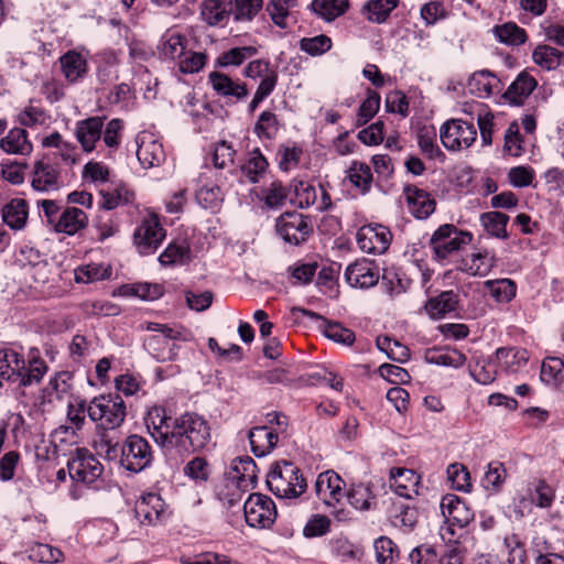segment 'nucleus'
<instances>
[{
	"mask_svg": "<svg viewBox=\"0 0 564 564\" xmlns=\"http://www.w3.org/2000/svg\"><path fill=\"white\" fill-rule=\"evenodd\" d=\"M145 425L164 454L176 460L204 449L212 440L209 423L195 412L171 417L164 408L153 406L148 411Z\"/></svg>",
	"mask_w": 564,
	"mask_h": 564,
	"instance_id": "obj_1",
	"label": "nucleus"
},
{
	"mask_svg": "<svg viewBox=\"0 0 564 564\" xmlns=\"http://www.w3.org/2000/svg\"><path fill=\"white\" fill-rule=\"evenodd\" d=\"M147 329L153 332L145 340L149 352L160 362L174 360L180 345L189 340V333L182 327H170L160 323H148Z\"/></svg>",
	"mask_w": 564,
	"mask_h": 564,
	"instance_id": "obj_2",
	"label": "nucleus"
},
{
	"mask_svg": "<svg viewBox=\"0 0 564 564\" xmlns=\"http://www.w3.org/2000/svg\"><path fill=\"white\" fill-rule=\"evenodd\" d=\"M267 485L276 497L286 499L297 498L307 487L300 469L286 460L274 464L267 476Z\"/></svg>",
	"mask_w": 564,
	"mask_h": 564,
	"instance_id": "obj_3",
	"label": "nucleus"
},
{
	"mask_svg": "<svg viewBox=\"0 0 564 564\" xmlns=\"http://www.w3.org/2000/svg\"><path fill=\"white\" fill-rule=\"evenodd\" d=\"M87 413L105 430L119 427L126 417V404L119 394L99 395L91 400Z\"/></svg>",
	"mask_w": 564,
	"mask_h": 564,
	"instance_id": "obj_4",
	"label": "nucleus"
},
{
	"mask_svg": "<svg viewBox=\"0 0 564 564\" xmlns=\"http://www.w3.org/2000/svg\"><path fill=\"white\" fill-rule=\"evenodd\" d=\"M153 460V452L149 442L139 435H130L120 447V465L132 473L148 468Z\"/></svg>",
	"mask_w": 564,
	"mask_h": 564,
	"instance_id": "obj_5",
	"label": "nucleus"
},
{
	"mask_svg": "<svg viewBox=\"0 0 564 564\" xmlns=\"http://www.w3.org/2000/svg\"><path fill=\"white\" fill-rule=\"evenodd\" d=\"M471 241V235L458 230L454 225L445 224L438 227L430 239L434 258L444 260Z\"/></svg>",
	"mask_w": 564,
	"mask_h": 564,
	"instance_id": "obj_6",
	"label": "nucleus"
},
{
	"mask_svg": "<svg viewBox=\"0 0 564 564\" xmlns=\"http://www.w3.org/2000/svg\"><path fill=\"white\" fill-rule=\"evenodd\" d=\"M67 470L73 481L90 485L102 474L101 463L86 448H76L67 462Z\"/></svg>",
	"mask_w": 564,
	"mask_h": 564,
	"instance_id": "obj_7",
	"label": "nucleus"
},
{
	"mask_svg": "<svg viewBox=\"0 0 564 564\" xmlns=\"http://www.w3.org/2000/svg\"><path fill=\"white\" fill-rule=\"evenodd\" d=\"M477 131L473 123L462 119H451L440 129L442 144L449 151L469 148L476 140Z\"/></svg>",
	"mask_w": 564,
	"mask_h": 564,
	"instance_id": "obj_8",
	"label": "nucleus"
},
{
	"mask_svg": "<svg viewBox=\"0 0 564 564\" xmlns=\"http://www.w3.org/2000/svg\"><path fill=\"white\" fill-rule=\"evenodd\" d=\"M245 519L252 528H270L276 518L272 499L262 494H251L243 505Z\"/></svg>",
	"mask_w": 564,
	"mask_h": 564,
	"instance_id": "obj_9",
	"label": "nucleus"
},
{
	"mask_svg": "<svg viewBox=\"0 0 564 564\" xmlns=\"http://www.w3.org/2000/svg\"><path fill=\"white\" fill-rule=\"evenodd\" d=\"M276 232L289 243L300 245L312 234L308 218L299 213H284L276 219Z\"/></svg>",
	"mask_w": 564,
	"mask_h": 564,
	"instance_id": "obj_10",
	"label": "nucleus"
},
{
	"mask_svg": "<svg viewBox=\"0 0 564 564\" xmlns=\"http://www.w3.org/2000/svg\"><path fill=\"white\" fill-rule=\"evenodd\" d=\"M134 243L141 254L154 252L165 237L156 215L151 214L143 219L134 232Z\"/></svg>",
	"mask_w": 564,
	"mask_h": 564,
	"instance_id": "obj_11",
	"label": "nucleus"
},
{
	"mask_svg": "<svg viewBox=\"0 0 564 564\" xmlns=\"http://www.w3.org/2000/svg\"><path fill=\"white\" fill-rule=\"evenodd\" d=\"M345 481L334 470H326L317 476L315 492L318 499L328 508L336 506L345 497Z\"/></svg>",
	"mask_w": 564,
	"mask_h": 564,
	"instance_id": "obj_12",
	"label": "nucleus"
},
{
	"mask_svg": "<svg viewBox=\"0 0 564 564\" xmlns=\"http://www.w3.org/2000/svg\"><path fill=\"white\" fill-rule=\"evenodd\" d=\"M31 186L41 193L59 189L63 186L59 170L48 159L35 161L31 173Z\"/></svg>",
	"mask_w": 564,
	"mask_h": 564,
	"instance_id": "obj_13",
	"label": "nucleus"
},
{
	"mask_svg": "<svg viewBox=\"0 0 564 564\" xmlns=\"http://www.w3.org/2000/svg\"><path fill=\"white\" fill-rule=\"evenodd\" d=\"M391 242V232L382 225L362 226L357 231V245L367 253L381 254L387 251Z\"/></svg>",
	"mask_w": 564,
	"mask_h": 564,
	"instance_id": "obj_14",
	"label": "nucleus"
},
{
	"mask_svg": "<svg viewBox=\"0 0 564 564\" xmlns=\"http://www.w3.org/2000/svg\"><path fill=\"white\" fill-rule=\"evenodd\" d=\"M104 119L94 116L75 123L74 134L84 152L90 153L96 150L97 143L101 140Z\"/></svg>",
	"mask_w": 564,
	"mask_h": 564,
	"instance_id": "obj_15",
	"label": "nucleus"
},
{
	"mask_svg": "<svg viewBox=\"0 0 564 564\" xmlns=\"http://www.w3.org/2000/svg\"><path fill=\"white\" fill-rule=\"evenodd\" d=\"M208 80L217 95L228 98L234 102L242 101L249 95V90L245 83L234 80L224 73L212 72L208 76Z\"/></svg>",
	"mask_w": 564,
	"mask_h": 564,
	"instance_id": "obj_16",
	"label": "nucleus"
},
{
	"mask_svg": "<svg viewBox=\"0 0 564 564\" xmlns=\"http://www.w3.org/2000/svg\"><path fill=\"white\" fill-rule=\"evenodd\" d=\"M379 269L368 260H360L349 264L345 271V278L354 288H370L379 281Z\"/></svg>",
	"mask_w": 564,
	"mask_h": 564,
	"instance_id": "obj_17",
	"label": "nucleus"
},
{
	"mask_svg": "<svg viewBox=\"0 0 564 564\" xmlns=\"http://www.w3.org/2000/svg\"><path fill=\"white\" fill-rule=\"evenodd\" d=\"M441 511L447 522L466 527L474 518L473 510L456 495H445L441 501Z\"/></svg>",
	"mask_w": 564,
	"mask_h": 564,
	"instance_id": "obj_18",
	"label": "nucleus"
},
{
	"mask_svg": "<svg viewBox=\"0 0 564 564\" xmlns=\"http://www.w3.org/2000/svg\"><path fill=\"white\" fill-rule=\"evenodd\" d=\"M292 312L301 313L303 316H306L313 321L321 319L323 322L322 327L324 335L336 343L350 346L356 339L355 333L351 329L344 327L339 323L329 322L318 313L302 307H294L292 308Z\"/></svg>",
	"mask_w": 564,
	"mask_h": 564,
	"instance_id": "obj_19",
	"label": "nucleus"
},
{
	"mask_svg": "<svg viewBox=\"0 0 564 564\" xmlns=\"http://www.w3.org/2000/svg\"><path fill=\"white\" fill-rule=\"evenodd\" d=\"M404 196L410 213L419 218L425 219L435 210V200L426 191L415 185L404 187Z\"/></svg>",
	"mask_w": 564,
	"mask_h": 564,
	"instance_id": "obj_20",
	"label": "nucleus"
},
{
	"mask_svg": "<svg viewBox=\"0 0 564 564\" xmlns=\"http://www.w3.org/2000/svg\"><path fill=\"white\" fill-rule=\"evenodd\" d=\"M137 156L143 167L150 169L164 162L165 152L161 142L144 133L138 138Z\"/></svg>",
	"mask_w": 564,
	"mask_h": 564,
	"instance_id": "obj_21",
	"label": "nucleus"
},
{
	"mask_svg": "<svg viewBox=\"0 0 564 564\" xmlns=\"http://www.w3.org/2000/svg\"><path fill=\"white\" fill-rule=\"evenodd\" d=\"M280 433L273 426H256L248 433L251 451L257 457L270 454L276 446Z\"/></svg>",
	"mask_w": 564,
	"mask_h": 564,
	"instance_id": "obj_22",
	"label": "nucleus"
},
{
	"mask_svg": "<svg viewBox=\"0 0 564 564\" xmlns=\"http://www.w3.org/2000/svg\"><path fill=\"white\" fill-rule=\"evenodd\" d=\"M165 503L156 494H148L137 501L134 513L142 524H155L164 512Z\"/></svg>",
	"mask_w": 564,
	"mask_h": 564,
	"instance_id": "obj_23",
	"label": "nucleus"
},
{
	"mask_svg": "<svg viewBox=\"0 0 564 564\" xmlns=\"http://www.w3.org/2000/svg\"><path fill=\"white\" fill-rule=\"evenodd\" d=\"M88 225L86 213L77 207H67L58 216L54 230L68 236L77 234Z\"/></svg>",
	"mask_w": 564,
	"mask_h": 564,
	"instance_id": "obj_24",
	"label": "nucleus"
},
{
	"mask_svg": "<svg viewBox=\"0 0 564 564\" xmlns=\"http://www.w3.org/2000/svg\"><path fill=\"white\" fill-rule=\"evenodd\" d=\"M538 82L527 72H521L508 87L503 97L512 105H522L536 88Z\"/></svg>",
	"mask_w": 564,
	"mask_h": 564,
	"instance_id": "obj_25",
	"label": "nucleus"
},
{
	"mask_svg": "<svg viewBox=\"0 0 564 564\" xmlns=\"http://www.w3.org/2000/svg\"><path fill=\"white\" fill-rule=\"evenodd\" d=\"M3 223L12 230H21L25 227L29 210L28 204L22 198H13L1 210Z\"/></svg>",
	"mask_w": 564,
	"mask_h": 564,
	"instance_id": "obj_26",
	"label": "nucleus"
},
{
	"mask_svg": "<svg viewBox=\"0 0 564 564\" xmlns=\"http://www.w3.org/2000/svg\"><path fill=\"white\" fill-rule=\"evenodd\" d=\"M0 149L8 154L29 155L33 145L24 129L13 128L0 140Z\"/></svg>",
	"mask_w": 564,
	"mask_h": 564,
	"instance_id": "obj_27",
	"label": "nucleus"
},
{
	"mask_svg": "<svg viewBox=\"0 0 564 564\" xmlns=\"http://www.w3.org/2000/svg\"><path fill=\"white\" fill-rule=\"evenodd\" d=\"M458 305V295L453 290L443 291L425 304V311L432 318H441L454 312Z\"/></svg>",
	"mask_w": 564,
	"mask_h": 564,
	"instance_id": "obj_28",
	"label": "nucleus"
},
{
	"mask_svg": "<svg viewBox=\"0 0 564 564\" xmlns=\"http://www.w3.org/2000/svg\"><path fill=\"white\" fill-rule=\"evenodd\" d=\"M499 85V79L489 70L475 72L468 80V89L479 98L490 97Z\"/></svg>",
	"mask_w": 564,
	"mask_h": 564,
	"instance_id": "obj_29",
	"label": "nucleus"
},
{
	"mask_svg": "<svg viewBox=\"0 0 564 564\" xmlns=\"http://www.w3.org/2000/svg\"><path fill=\"white\" fill-rule=\"evenodd\" d=\"M24 369V358L10 348L0 349V377L17 382Z\"/></svg>",
	"mask_w": 564,
	"mask_h": 564,
	"instance_id": "obj_30",
	"label": "nucleus"
},
{
	"mask_svg": "<svg viewBox=\"0 0 564 564\" xmlns=\"http://www.w3.org/2000/svg\"><path fill=\"white\" fill-rule=\"evenodd\" d=\"M232 482L237 488H246L249 484H254L257 479V466L249 456L234 459L231 467Z\"/></svg>",
	"mask_w": 564,
	"mask_h": 564,
	"instance_id": "obj_31",
	"label": "nucleus"
},
{
	"mask_svg": "<svg viewBox=\"0 0 564 564\" xmlns=\"http://www.w3.org/2000/svg\"><path fill=\"white\" fill-rule=\"evenodd\" d=\"M394 492L404 498H412L416 494L415 487L419 484V476L412 469L393 468L391 469Z\"/></svg>",
	"mask_w": 564,
	"mask_h": 564,
	"instance_id": "obj_32",
	"label": "nucleus"
},
{
	"mask_svg": "<svg viewBox=\"0 0 564 564\" xmlns=\"http://www.w3.org/2000/svg\"><path fill=\"white\" fill-rule=\"evenodd\" d=\"M46 372V362L36 354L31 351L28 365L24 362V369L21 371V376H19L18 381L20 386L23 387L37 384Z\"/></svg>",
	"mask_w": 564,
	"mask_h": 564,
	"instance_id": "obj_33",
	"label": "nucleus"
},
{
	"mask_svg": "<svg viewBox=\"0 0 564 564\" xmlns=\"http://www.w3.org/2000/svg\"><path fill=\"white\" fill-rule=\"evenodd\" d=\"M61 67L65 78L69 83L80 79L87 72L86 58L74 51L65 53L61 58Z\"/></svg>",
	"mask_w": 564,
	"mask_h": 564,
	"instance_id": "obj_34",
	"label": "nucleus"
},
{
	"mask_svg": "<svg viewBox=\"0 0 564 564\" xmlns=\"http://www.w3.org/2000/svg\"><path fill=\"white\" fill-rule=\"evenodd\" d=\"M494 267V256L488 251L476 252L467 256L460 262V269L471 275L485 276Z\"/></svg>",
	"mask_w": 564,
	"mask_h": 564,
	"instance_id": "obj_35",
	"label": "nucleus"
},
{
	"mask_svg": "<svg viewBox=\"0 0 564 564\" xmlns=\"http://www.w3.org/2000/svg\"><path fill=\"white\" fill-rule=\"evenodd\" d=\"M533 62L545 70H554L564 63V53L546 45H538L532 53Z\"/></svg>",
	"mask_w": 564,
	"mask_h": 564,
	"instance_id": "obj_36",
	"label": "nucleus"
},
{
	"mask_svg": "<svg viewBox=\"0 0 564 564\" xmlns=\"http://www.w3.org/2000/svg\"><path fill=\"white\" fill-rule=\"evenodd\" d=\"M345 495L349 503L357 510H369L376 505V497L370 484L351 485Z\"/></svg>",
	"mask_w": 564,
	"mask_h": 564,
	"instance_id": "obj_37",
	"label": "nucleus"
},
{
	"mask_svg": "<svg viewBox=\"0 0 564 564\" xmlns=\"http://www.w3.org/2000/svg\"><path fill=\"white\" fill-rule=\"evenodd\" d=\"M100 194L102 196L101 206L108 210L130 204L134 199V193L123 184L111 186L108 189H101Z\"/></svg>",
	"mask_w": 564,
	"mask_h": 564,
	"instance_id": "obj_38",
	"label": "nucleus"
},
{
	"mask_svg": "<svg viewBox=\"0 0 564 564\" xmlns=\"http://www.w3.org/2000/svg\"><path fill=\"white\" fill-rule=\"evenodd\" d=\"M187 39L180 33H169L162 37L160 54L167 59H178L185 55Z\"/></svg>",
	"mask_w": 564,
	"mask_h": 564,
	"instance_id": "obj_39",
	"label": "nucleus"
},
{
	"mask_svg": "<svg viewBox=\"0 0 564 564\" xmlns=\"http://www.w3.org/2000/svg\"><path fill=\"white\" fill-rule=\"evenodd\" d=\"M111 276V268L104 263H89L80 265L74 271V279L77 283H93L107 280Z\"/></svg>",
	"mask_w": 564,
	"mask_h": 564,
	"instance_id": "obj_40",
	"label": "nucleus"
},
{
	"mask_svg": "<svg viewBox=\"0 0 564 564\" xmlns=\"http://www.w3.org/2000/svg\"><path fill=\"white\" fill-rule=\"evenodd\" d=\"M494 32L499 42L506 45L519 46L528 40L525 30L514 22L496 25Z\"/></svg>",
	"mask_w": 564,
	"mask_h": 564,
	"instance_id": "obj_41",
	"label": "nucleus"
},
{
	"mask_svg": "<svg viewBox=\"0 0 564 564\" xmlns=\"http://www.w3.org/2000/svg\"><path fill=\"white\" fill-rule=\"evenodd\" d=\"M313 11L325 21H334L348 9V0H313Z\"/></svg>",
	"mask_w": 564,
	"mask_h": 564,
	"instance_id": "obj_42",
	"label": "nucleus"
},
{
	"mask_svg": "<svg viewBox=\"0 0 564 564\" xmlns=\"http://www.w3.org/2000/svg\"><path fill=\"white\" fill-rule=\"evenodd\" d=\"M347 177L361 193L369 192L372 184V173L368 164L354 161L347 171Z\"/></svg>",
	"mask_w": 564,
	"mask_h": 564,
	"instance_id": "obj_43",
	"label": "nucleus"
},
{
	"mask_svg": "<svg viewBox=\"0 0 564 564\" xmlns=\"http://www.w3.org/2000/svg\"><path fill=\"white\" fill-rule=\"evenodd\" d=\"M480 220L487 232L491 236L502 239L508 238V215L500 212H487L480 216Z\"/></svg>",
	"mask_w": 564,
	"mask_h": 564,
	"instance_id": "obj_44",
	"label": "nucleus"
},
{
	"mask_svg": "<svg viewBox=\"0 0 564 564\" xmlns=\"http://www.w3.org/2000/svg\"><path fill=\"white\" fill-rule=\"evenodd\" d=\"M496 358L507 370L516 372L528 361V351L524 349L499 348Z\"/></svg>",
	"mask_w": 564,
	"mask_h": 564,
	"instance_id": "obj_45",
	"label": "nucleus"
},
{
	"mask_svg": "<svg viewBox=\"0 0 564 564\" xmlns=\"http://www.w3.org/2000/svg\"><path fill=\"white\" fill-rule=\"evenodd\" d=\"M258 48L254 46H239L232 47L227 52H224L217 59V63L221 67L228 66H240L245 61L256 56Z\"/></svg>",
	"mask_w": 564,
	"mask_h": 564,
	"instance_id": "obj_46",
	"label": "nucleus"
},
{
	"mask_svg": "<svg viewBox=\"0 0 564 564\" xmlns=\"http://www.w3.org/2000/svg\"><path fill=\"white\" fill-rule=\"evenodd\" d=\"M202 17L209 25H218L229 18L227 4L220 0H205Z\"/></svg>",
	"mask_w": 564,
	"mask_h": 564,
	"instance_id": "obj_47",
	"label": "nucleus"
},
{
	"mask_svg": "<svg viewBox=\"0 0 564 564\" xmlns=\"http://www.w3.org/2000/svg\"><path fill=\"white\" fill-rule=\"evenodd\" d=\"M485 285L497 302L508 303L516 296L517 288L510 279L489 280Z\"/></svg>",
	"mask_w": 564,
	"mask_h": 564,
	"instance_id": "obj_48",
	"label": "nucleus"
},
{
	"mask_svg": "<svg viewBox=\"0 0 564 564\" xmlns=\"http://www.w3.org/2000/svg\"><path fill=\"white\" fill-rule=\"evenodd\" d=\"M447 479L451 486L459 491L469 492L471 490L470 475L467 468L458 463L451 464L447 467Z\"/></svg>",
	"mask_w": 564,
	"mask_h": 564,
	"instance_id": "obj_49",
	"label": "nucleus"
},
{
	"mask_svg": "<svg viewBox=\"0 0 564 564\" xmlns=\"http://www.w3.org/2000/svg\"><path fill=\"white\" fill-rule=\"evenodd\" d=\"M122 295H133L145 301H153L163 294V289L159 284L137 283L133 285H123L120 288Z\"/></svg>",
	"mask_w": 564,
	"mask_h": 564,
	"instance_id": "obj_50",
	"label": "nucleus"
},
{
	"mask_svg": "<svg viewBox=\"0 0 564 564\" xmlns=\"http://www.w3.org/2000/svg\"><path fill=\"white\" fill-rule=\"evenodd\" d=\"M397 3V0H369L365 6L368 19L376 23L384 22Z\"/></svg>",
	"mask_w": 564,
	"mask_h": 564,
	"instance_id": "obj_51",
	"label": "nucleus"
},
{
	"mask_svg": "<svg viewBox=\"0 0 564 564\" xmlns=\"http://www.w3.org/2000/svg\"><path fill=\"white\" fill-rule=\"evenodd\" d=\"M279 131V120L271 111L260 113L254 126V133L261 139H273Z\"/></svg>",
	"mask_w": 564,
	"mask_h": 564,
	"instance_id": "obj_52",
	"label": "nucleus"
},
{
	"mask_svg": "<svg viewBox=\"0 0 564 564\" xmlns=\"http://www.w3.org/2000/svg\"><path fill=\"white\" fill-rule=\"evenodd\" d=\"M301 51L311 56H318L332 48V40L325 34H319L313 37H303L300 40Z\"/></svg>",
	"mask_w": 564,
	"mask_h": 564,
	"instance_id": "obj_53",
	"label": "nucleus"
},
{
	"mask_svg": "<svg viewBox=\"0 0 564 564\" xmlns=\"http://www.w3.org/2000/svg\"><path fill=\"white\" fill-rule=\"evenodd\" d=\"M268 167V162L261 152L256 149L251 152L248 162L242 165L241 172L249 182L256 183L260 174L264 173Z\"/></svg>",
	"mask_w": 564,
	"mask_h": 564,
	"instance_id": "obj_54",
	"label": "nucleus"
},
{
	"mask_svg": "<svg viewBox=\"0 0 564 564\" xmlns=\"http://www.w3.org/2000/svg\"><path fill=\"white\" fill-rule=\"evenodd\" d=\"M123 121L121 119H111L104 124L101 140L107 148L115 151L119 148L122 139Z\"/></svg>",
	"mask_w": 564,
	"mask_h": 564,
	"instance_id": "obj_55",
	"label": "nucleus"
},
{
	"mask_svg": "<svg viewBox=\"0 0 564 564\" xmlns=\"http://www.w3.org/2000/svg\"><path fill=\"white\" fill-rule=\"evenodd\" d=\"M380 107V96L376 91H369L367 98L359 107L356 124L358 127L369 122L378 112Z\"/></svg>",
	"mask_w": 564,
	"mask_h": 564,
	"instance_id": "obj_56",
	"label": "nucleus"
},
{
	"mask_svg": "<svg viewBox=\"0 0 564 564\" xmlns=\"http://www.w3.org/2000/svg\"><path fill=\"white\" fill-rule=\"evenodd\" d=\"M522 143L519 124L512 121L505 133L503 151L511 156H520L523 152Z\"/></svg>",
	"mask_w": 564,
	"mask_h": 564,
	"instance_id": "obj_57",
	"label": "nucleus"
},
{
	"mask_svg": "<svg viewBox=\"0 0 564 564\" xmlns=\"http://www.w3.org/2000/svg\"><path fill=\"white\" fill-rule=\"evenodd\" d=\"M196 199L205 209H215L223 200L221 191L216 185H204L197 191Z\"/></svg>",
	"mask_w": 564,
	"mask_h": 564,
	"instance_id": "obj_58",
	"label": "nucleus"
},
{
	"mask_svg": "<svg viewBox=\"0 0 564 564\" xmlns=\"http://www.w3.org/2000/svg\"><path fill=\"white\" fill-rule=\"evenodd\" d=\"M29 557L41 563H57L62 558V552L48 544L37 543L30 549Z\"/></svg>",
	"mask_w": 564,
	"mask_h": 564,
	"instance_id": "obj_59",
	"label": "nucleus"
},
{
	"mask_svg": "<svg viewBox=\"0 0 564 564\" xmlns=\"http://www.w3.org/2000/svg\"><path fill=\"white\" fill-rule=\"evenodd\" d=\"M286 197V189L280 182H272L262 191V200L269 208H278L282 206Z\"/></svg>",
	"mask_w": 564,
	"mask_h": 564,
	"instance_id": "obj_60",
	"label": "nucleus"
},
{
	"mask_svg": "<svg viewBox=\"0 0 564 564\" xmlns=\"http://www.w3.org/2000/svg\"><path fill=\"white\" fill-rule=\"evenodd\" d=\"M28 167L26 163H19L17 161L2 162L0 164L1 177L13 185H19L24 182V172Z\"/></svg>",
	"mask_w": 564,
	"mask_h": 564,
	"instance_id": "obj_61",
	"label": "nucleus"
},
{
	"mask_svg": "<svg viewBox=\"0 0 564 564\" xmlns=\"http://www.w3.org/2000/svg\"><path fill=\"white\" fill-rule=\"evenodd\" d=\"M50 121V116L39 107H25L19 115V122L25 127L44 126Z\"/></svg>",
	"mask_w": 564,
	"mask_h": 564,
	"instance_id": "obj_62",
	"label": "nucleus"
},
{
	"mask_svg": "<svg viewBox=\"0 0 564 564\" xmlns=\"http://www.w3.org/2000/svg\"><path fill=\"white\" fill-rule=\"evenodd\" d=\"M302 149L300 147H281L278 150L279 166L283 171H290L296 167L302 156Z\"/></svg>",
	"mask_w": 564,
	"mask_h": 564,
	"instance_id": "obj_63",
	"label": "nucleus"
},
{
	"mask_svg": "<svg viewBox=\"0 0 564 564\" xmlns=\"http://www.w3.org/2000/svg\"><path fill=\"white\" fill-rule=\"evenodd\" d=\"M291 0H271L267 7L272 21L280 28H288L289 7Z\"/></svg>",
	"mask_w": 564,
	"mask_h": 564,
	"instance_id": "obj_64",
	"label": "nucleus"
}]
</instances>
